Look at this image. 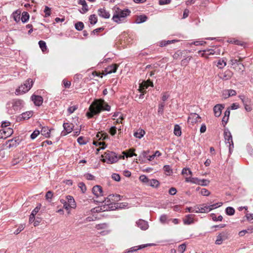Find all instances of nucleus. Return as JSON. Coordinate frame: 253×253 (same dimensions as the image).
Here are the masks:
<instances>
[{
    "instance_id": "obj_13",
    "label": "nucleus",
    "mask_w": 253,
    "mask_h": 253,
    "mask_svg": "<svg viewBox=\"0 0 253 253\" xmlns=\"http://www.w3.org/2000/svg\"><path fill=\"white\" fill-rule=\"evenodd\" d=\"M236 91L234 89H225L222 92V96L223 98L227 99L229 97L236 95Z\"/></svg>"
},
{
    "instance_id": "obj_57",
    "label": "nucleus",
    "mask_w": 253,
    "mask_h": 253,
    "mask_svg": "<svg viewBox=\"0 0 253 253\" xmlns=\"http://www.w3.org/2000/svg\"><path fill=\"white\" fill-rule=\"evenodd\" d=\"M239 107H240V105H239V104H238V103H233L231 105V106L230 107H229L228 108H229V110L230 109L236 110V109H238Z\"/></svg>"
},
{
    "instance_id": "obj_28",
    "label": "nucleus",
    "mask_w": 253,
    "mask_h": 253,
    "mask_svg": "<svg viewBox=\"0 0 253 253\" xmlns=\"http://www.w3.org/2000/svg\"><path fill=\"white\" fill-rule=\"evenodd\" d=\"M145 134V131L144 130L139 128L138 129L136 132L134 133V136L136 138H138L139 139H141Z\"/></svg>"
},
{
    "instance_id": "obj_39",
    "label": "nucleus",
    "mask_w": 253,
    "mask_h": 253,
    "mask_svg": "<svg viewBox=\"0 0 253 253\" xmlns=\"http://www.w3.org/2000/svg\"><path fill=\"white\" fill-rule=\"evenodd\" d=\"M93 144L99 146V149H97L99 151V149H103L105 147V144L104 142H98L97 141L94 140L93 142Z\"/></svg>"
},
{
    "instance_id": "obj_24",
    "label": "nucleus",
    "mask_w": 253,
    "mask_h": 253,
    "mask_svg": "<svg viewBox=\"0 0 253 253\" xmlns=\"http://www.w3.org/2000/svg\"><path fill=\"white\" fill-rule=\"evenodd\" d=\"M148 151H143L142 152L139 156L140 158H146L148 161H150L154 159L153 155L148 156ZM140 160V159H139Z\"/></svg>"
},
{
    "instance_id": "obj_42",
    "label": "nucleus",
    "mask_w": 253,
    "mask_h": 253,
    "mask_svg": "<svg viewBox=\"0 0 253 253\" xmlns=\"http://www.w3.org/2000/svg\"><path fill=\"white\" fill-rule=\"evenodd\" d=\"M226 65V62L224 60L220 59L217 61L216 66L219 68H222L223 67L225 66Z\"/></svg>"
},
{
    "instance_id": "obj_17",
    "label": "nucleus",
    "mask_w": 253,
    "mask_h": 253,
    "mask_svg": "<svg viewBox=\"0 0 253 253\" xmlns=\"http://www.w3.org/2000/svg\"><path fill=\"white\" fill-rule=\"evenodd\" d=\"M31 98L35 105L37 106H40L42 104L43 99L41 96L33 95Z\"/></svg>"
},
{
    "instance_id": "obj_14",
    "label": "nucleus",
    "mask_w": 253,
    "mask_h": 253,
    "mask_svg": "<svg viewBox=\"0 0 253 253\" xmlns=\"http://www.w3.org/2000/svg\"><path fill=\"white\" fill-rule=\"evenodd\" d=\"M92 193L96 197H99L103 196V190L102 187L99 185L94 186L92 189Z\"/></svg>"
},
{
    "instance_id": "obj_47",
    "label": "nucleus",
    "mask_w": 253,
    "mask_h": 253,
    "mask_svg": "<svg viewBox=\"0 0 253 253\" xmlns=\"http://www.w3.org/2000/svg\"><path fill=\"white\" fill-rule=\"evenodd\" d=\"M40 47L42 51H44L46 49L45 42L42 41H40L39 42Z\"/></svg>"
},
{
    "instance_id": "obj_21",
    "label": "nucleus",
    "mask_w": 253,
    "mask_h": 253,
    "mask_svg": "<svg viewBox=\"0 0 253 253\" xmlns=\"http://www.w3.org/2000/svg\"><path fill=\"white\" fill-rule=\"evenodd\" d=\"M119 67V65L117 64H112L109 66L105 70L106 73L105 74H111L112 73H115Z\"/></svg>"
},
{
    "instance_id": "obj_31",
    "label": "nucleus",
    "mask_w": 253,
    "mask_h": 253,
    "mask_svg": "<svg viewBox=\"0 0 253 253\" xmlns=\"http://www.w3.org/2000/svg\"><path fill=\"white\" fill-rule=\"evenodd\" d=\"M174 134L177 136H180L181 135V127L178 125H176L174 127Z\"/></svg>"
},
{
    "instance_id": "obj_64",
    "label": "nucleus",
    "mask_w": 253,
    "mask_h": 253,
    "mask_svg": "<svg viewBox=\"0 0 253 253\" xmlns=\"http://www.w3.org/2000/svg\"><path fill=\"white\" fill-rule=\"evenodd\" d=\"M85 178L87 180H93L94 176L91 174L87 173L84 175Z\"/></svg>"
},
{
    "instance_id": "obj_11",
    "label": "nucleus",
    "mask_w": 253,
    "mask_h": 253,
    "mask_svg": "<svg viewBox=\"0 0 253 253\" xmlns=\"http://www.w3.org/2000/svg\"><path fill=\"white\" fill-rule=\"evenodd\" d=\"M120 195H110L108 197L104 199L103 201L105 205L108 206L112 203L115 202L120 200Z\"/></svg>"
},
{
    "instance_id": "obj_19",
    "label": "nucleus",
    "mask_w": 253,
    "mask_h": 253,
    "mask_svg": "<svg viewBox=\"0 0 253 253\" xmlns=\"http://www.w3.org/2000/svg\"><path fill=\"white\" fill-rule=\"evenodd\" d=\"M98 14L100 17H102L104 18H109L110 17V14L108 11L106 10L104 8H100L98 11Z\"/></svg>"
},
{
    "instance_id": "obj_63",
    "label": "nucleus",
    "mask_w": 253,
    "mask_h": 253,
    "mask_svg": "<svg viewBox=\"0 0 253 253\" xmlns=\"http://www.w3.org/2000/svg\"><path fill=\"white\" fill-rule=\"evenodd\" d=\"M112 178L116 181L120 180V176L119 174L114 173L112 176Z\"/></svg>"
},
{
    "instance_id": "obj_34",
    "label": "nucleus",
    "mask_w": 253,
    "mask_h": 253,
    "mask_svg": "<svg viewBox=\"0 0 253 253\" xmlns=\"http://www.w3.org/2000/svg\"><path fill=\"white\" fill-rule=\"evenodd\" d=\"M33 113L32 111H28L21 114V118L23 120H27L33 116Z\"/></svg>"
},
{
    "instance_id": "obj_26",
    "label": "nucleus",
    "mask_w": 253,
    "mask_h": 253,
    "mask_svg": "<svg viewBox=\"0 0 253 253\" xmlns=\"http://www.w3.org/2000/svg\"><path fill=\"white\" fill-rule=\"evenodd\" d=\"M22 104V101L19 99L14 100L13 102L12 107L15 110H18Z\"/></svg>"
},
{
    "instance_id": "obj_2",
    "label": "nucleus",
    "mask_w": 253,
    "mask_h": 253,
    "mask_svg": "<svg viewBox=\"0 0 253 253\" xmlns=\"http://www.w3.org/2000/svg\"><path fill=\"white\" fill-rule=\"evenodd\" d=\"M34 81L31 79H28L23 84L18 86L15 90V94L17 95H22L27 92L32 87Z\"/></svg>"
},
{
    "instance_id": "obj_33",
    "label": "nucleus",
    "mask_w": 253,
    "mask_h": 253,
    "mask_svg": "<svg viewBox=\"0 0 253 253\" xmlns=\"http://www.w3.org/2000/svg\"><path fill=\"white\" fill-rule=\"evenodd\" d=\"M148 246V244L147 245H140L139 246H136V247H134L133 248H131L130 249H129L127 252L128 253H130V252H135V251H136L138 250H140L141 249H142V248H144L145 247H146Z\"/></svg>"
},
{
    "instance_id": "obj_44",
    "label": "nucleus",
    "mask_w": 253,
    "mask_h": 253,
    "mask_svg": "<svg viewBox=\"0 0 253 253\" xmlns=\"http://www.w3.org/2000/svg\"><path fill=\"white\" fill-rule=\"evenodd\" d=\"M139 180L141 182L147 184H148L149 181V179L145 175H140L139 176Z\"/></svg>"
},
{
    "instance_id": "obj_46",
    "label": "nucleus",
    "mask_w": 253,
    "mask_h": 253,
    "mask_svg": "<svg viewBox=\"0 0 253 253\" xmlns=\"http://www.w3.org/2000/svg\"><path fill=\"white\" fill-rule=\"evenodd\" d=\"M44 13H45L44 17H48L51 14V9L48 6H45L44 9L43 10Z\"/></svg>"
},
{
    "instance_id": "obj_41",
    "label": "nucleus",
    "mask_w": 253,
    "mask_h": 253,
    "mask_svg": "<svg viewBox=\"0 0 253 253\" xmlns=\"http://www.w3.org/2000/svg\"><path fill=\"white\" fill-rule=\"evenodd\" d=\"M252 228H248L247 230H244L241 231L239 232V236L240 237H243L246 234L248 233H252Z\"/></svg>"
},
{
    "instance_id": "obj_16",
    "label": "nucleus",
    "mask_w": 253,
    "mask_h": 253,
    "mask_svg": "<svg viewBox=\"0 0 253 253\" xmlns=\"http://www.w3.org/2000/svg\"><path fill=\"white\" fill-rule=\"evenodd\" d=\"M192 183L202 186H207L210 183V181L208 179H199L195 177V179H192Z\"/></svg>"
},
{
    "instance_id": "obj_38",
    "label": "nucleus",
    "mask_w": 253,
    "mask_h": 253,
    "mask_svg": "<svg viewBox=\"0 0 253 253\" xmlns=\"http://www.w3.org/2000/svg\"><path fill=\"white\" fill-rule=\"evenodd\" d=\"M232 72L229 70L225 71L224 73L223 79L225 80H228L232 76Z\"/></svg>"
},
{
    "instance_id": "obj_32",
    "label": "nucleus",
    "mask_w": 253,
    "mask_h": 253,
    "mask_svg": "<svg viewBox=\"0 0 253 253\" xmlns=\"http://www.w3.org/2000/svg\"><path fill=\"white\" fill-rule=\"evenodd\" d=\"M159 182L156 179L149 180L148 185L154 188H157L159 186Z\"/></svg>"
},
{
    "instance_id": "obj_35",
    "label": "nucleus",
    "mask_w": 253,
    "mask_h": 253,
    "mask_svg": "<svg viewBox=\"0 0 253 253\" xmlns=\"http://www.w3.org/2000/svg\"><path fill=\"white\" fill-rule=\"evenodd\" d=\"M193 222V217L192 215H188L184 219V223L185 224H190Z\"/></svg>"
},
{
    "instance_id": "obj_5",
    "label": "nucleus",
    "mask_w": 253,
    "mask_h": 253,
    "mask_svg": "<svg viewBox=\"0 0 253 253\" xmlns=\"http://www.w3.org/2000/svg\"><path fill=\"white\" fill-rule=\"evenodd\" d=\"M153 84L150 80L146 81H143L139 84L138 90L141 94L139 98H143L144 94L146 92V89L149 86H153Z\"/></svg>"
},
{
    "instance_id": "obj_43",
    "label": "nucleus",
    "mask_w": 253,
    "mask_h": 253,
    "mask_svg": "<svg viewBox=\"0 0 253 253\" xmlns=\"http://www.w3.org/2000/svg\"><path fill=\"white\" fill-rule=\"evenodd\" d=\"M222 205V203L219 202L216 203L215 204H211L209 206V207L210 208V211L213 209H216L218 207H220Z\"/></svg>"
},
{
    "instance_id": "obj_52",
    "label": "nucleus",
    "mask_w": 253,
    "mask_h": 253,
    "mask_svg": "<svg viewBox=\"0 0 253 253\" xmlns=\"http://www.w3.org/2000/svg\"><path fill=\"white\" fill-rule=\"evenodd\" d=\"M200 193L201 195L203 196H209L210 194V192L207 189L205 188H203L201 189Z\"/></svg>"
},
{
    "instance_id": "obj_7",
    "label": "nucleus",
    "mask_w": 253,
    "mask_h": 253,
    "mask_svg": "<svg viewBox=\"0 0 253 253\" xmlns=\"http://www.w3.org/2000/svg\"><path fill=\"white\" fill-rule=\"evenodd\" d=\"M201 118L199 115L196 113L191 114L188 119V125L193 126L198 123H200Z\"/></svg>"
},
{
    "instance_id": "obj_62",
    "label": "nucleus",
    "mask_w": 253,
    "mask_h": 253,
    "mask_svg": "<svg viewBox=\"0 0 253 253\" xmlns=\"http://www.w3.org/2000/svg\"><path fill=\"white\" fill-rule=\"evenodd\" d=\"M169 97V94L167 92H165L162 94V100L163 101H166Z\"/></svg>"
},
{
    "instance_id": "obj_4",
    "label": "nucleus",
    "mask_w": 253,
    "mask_h": 253,
    "mask_svg": "<svg viewBox=\"0 0 253 253\" xmlns=\"http://www.w3.org/2000/svg\"><path fill=\"white\" fill-rule=\"evenodd\" d=\"M101 161L108 164H113L118 161V157L115 153L108 151L102 155Z\"/></svg>"
},
{
    "instance_id": "obj_45",
    "label": "nucleus",
    "mask_w": 253,
    "mask_h": 253,
    "mask_svg": "<svg viewBox=\"0 0 253 253\" xmlns=\"http://www.w3.org/2000/svg\"><path fill=\"white\" fill-rule=\"evenodd\" d=\"M107 136V135L105 133H101L100 132H98L96 134V138H98L99 140H104L105 139L106 137Z\"/></svg>"
},
{
    "instance_id": "obj_23",
    "label": "nucleus",
    "mask_w": 253,
    "mask_h": 253,
    "mask_svg": "<svg viewBox=\"0 0 253 253\" xmlns=\"http://www.w3.org/2000/svg\"><path fill=\"white\" fill-rule=\"evenodd\" d=\"M137 224L142 230H146L148 228V223L143 220L140 219L137 222Z\"/></svg>"
},
{
    "instance_id": "obj_49",
    "label": "nucleus",
    "mask_w": 253,
    "mask_h": 253,
    "mask_svg": "<svg viewBox=\"0 0 253 253\" xmlns=\"http://www.w3.org/2000/svg\"><path fill=\"white\" fill-rule=\"evenodd\" d=\"M226 211L227 214L229 215H233L235 212L234 209L231 207H228L226 209Z\"/></svg>"
},
{
    "instance_id": "obj_25",
    "label": "nucleus",
    "mask_w": 253,
    "mask_h": 253,
    "mask_svg": "<svg viewBox=\"0 0 253 253\" xmlns=\"http://www.w3.org/2000/svg\"><path fill=\"white\" fill-rule=\"evenodd\" d=\"M40 132L42 135L45 137H49L50 136V130L47 127H42Z\"/></svg>"
},
{
    "instance_id": "obj_36",
    "label": "nucleus",
    "mask_w": 253,
    "mask_h": 253,
    "mask_svg": "<svg viewBox=\"0 0 253 253\" xmlns=\"http://www.w3.org/2000/svg\"><path fill=\"white\" fill-rule=\"evenodd\" d=\"M29 19V14L27 12H23L22 14L21 19L22 22H26Z\"/></svg>"
},
{
    "instance_id": "obj_59",
    "label": "nucleus",
    "mask_w": 253,
    "mask_h": 253,
    "mask_svg": "<svg viewBox=\"0 0 253 253\" xmlns=\"http://www.w3.org/2000/svg\"><path fill=\"white\" fill-rule=\"evenodd\" d=\"M234 68L235 70H238V71H240V70L243 71L244 66L243 64L240 63V64H238L237 66L236 67H235Z\"/></svg>"
},
{
    "instance_id": "obj_18",
    "label": "nucleus",
    "mask_w": 253,
    "mask_h": 253,
    "mask_svg": "<svg viewBox=\"0 0 253 253\" xmlns=\"http://www.w3.org/2000/svg\"><path fill=\"white\" fill-rule=\"evenodd\" d=\"M63 127L65 131H63L62 132V134L63 135H66L67 134L72 131V130L73 129L74 126L72 124L64 123L63 125Z\"/></svg>"
},
{
    "instance_id": "obj_58",
    "label": "nucleus",
    "mask_w": 253,
    "mask_h": 253,
    "mask_svg": "<svg viewBox=\"0 0 253 253\" xmlns=\"http://www.w3.org/2000/svg\"><path fill=\"white\" fill-rule=\"evenodd\" d=\"M171 0H159V3L160 5L168 4L170 3Z\"/></svg>"
},
{
    "instance_id": "obj_54",
    "label": "nucleus",
    "mask_w": 253,
    "mask_h": 253,
    "mask_svg": "<svg viewBox=\"0 0 253 253\" xmlns=\"http://www.w3.org/2000/svg\"><path fill=\"white\" fill-rule=\"evenodd\" d=\"M79 187L81 189L83 193H84L86 191V186L83 182H81L79 184Z\"/></svg>"
},
{
    "instance_id": "obj_50",
    "label": "nucleus",
    "mask_w": 253,
    "mask_h": 253,
    "mask_svg": "<svg viewBox=\"0 0 253 253\" xmlns=\"http://www.w3.org/2000/svg\"><path fill=\"white\" fill-rule=\"evenodd\" d=\"M114 116L119 117V118L117 119L116 123H122V121L124 120L123 116L122 114L119 115V113H117L115 114Z\"/></svg>"
},
{
    "instance_id": "obj_30",
    "label": "nucleus",
    "mask_w": 253,
    "mask_h": 253,
    "mask_svg": "<svg viewBox=\"0 0 253 253\" xmlns=\"http://www.w3.org/2000/svg\"><path fill=\"white\" fill-rule=\"evenodd\" d=\"M135 149H130L128 151H123V154L125 155L126 158L131 157L133 156H136V154L134 153Z\"/></svg>"
},
{
    "instance_id": "obj_9",
    "label": "nucleus",
    "mask_w": 253,
    "mask_h": 253,
    "mask_svg": "<svg viewBox=\"0 0 253 253\" xmlns=\"http://www.w3.org/2000/svg\"><path fill=\"white\" fill-rule=\"evenodd\" d=\"M192 211L196 213H206L210 211V208L206 204L200 205L194 207Z\"/></svg>"
},
{
    "instance_id": "obj_40",
    "label": "nucleus",
    "mask_w": 253,
    "mask_h": 253,
    "mask_svg": "<svg viewBox=\"0 0 253 253\" xmlns=\"http://www.w3.org/2000/svg\"><path fill=\"white\" fill-rule=\"evenodd\" d=\"M89 22L91 24H95L97 21V16L95 14L91 15L89 17Z\"/></svg>"
},
{
    "instance_id": "obj_22",
    "label": "nucleus",
    "mask_w": 253,
    "mask_h": 253,
    "mask_svg": "<svg viewBox=\"0 0 253 253\" xmlns=\"http://www.w3.org/2000/svg\"><path fill=\"white\" fill-rule=\"evenodd\" d=\"M67 202L69 204L70 207L72 209H75L76 208V203L73 197L71 196H67L66 197Z\"/></svg>"
},
{
    "instance_id": "obj_60",
    "label": "nucleus",
    "mask_w": 253,
    "mask_h": 253,
    "mask_svg": "<svg viewBox=\"0 0 253 253\" xmlns=\"http://www.w3.org/2000/svg\"><path fill=\"white\" fill-rule=\"evenodd\" d=\"M53 196V193L52 192L49 191H48L45 195V198L46 200H48L49 199H51Z\"/></svg>"
},
{
    "instance_id": "obj_51",
    "label": "nucleus",
    "mask_w": 253,
    "mask_h": 253,
    "mask_svg": "<svg viewBox=\"0 0 253 253\" xmlns=\"http://www.w3.org/2000/svg\"><path fill=\"white\" fill-rule=\"evenodd\" d=\"M186 249V246L185 244H182L178 247V251L180 253H183Z\"/></svg>"
},
{
    "instance_id": "obj_61",
    "label": "nucleus",
    "mask_w": 253,
    "mask_h": 253,
    "mask_svg": "<svg viewBox=\"0 0 253 253\" xmlns=\"http://www.w3.org/2000/svg\"><path fill=\"white\" fill-rule=\"evenodd\" d=\"M63 207H64V209L66 210L67 213L68 214H70V209H72V208L70 207L69 204L68 203H66V204H65L64 205H63Z\"/></svg>"
},
{
    "instance_id": "obj_8",
    "label": "nucleus",
    "mask_w": 253,
    "mask_h": 253,
    "mask_svg": "<svg viewBox=\"0 0 253 253\" xmlns=\"http://www.w3.org/2000/svg\"><path fill=\"white\" fill-rule=\"evenodd\" d=\"M229 233L227 231H223L220 233L216 238L215 244L217 245L222 244L224 241L228 239Z\"/></svg>"
},
{
    "instance_id": "obj_6",
    "label": "nucleus",
    "mask_w": 253,
    "mask_h": 253,
    "mask_svg": "<svg viewBox=\"0 0 253 253\" xmlns=\"http://www.w3.org/2000/svg\"><path fill=\"white\" fill-rule=\"evenodd\" d=\"M239 97L241 100L245 110L248 112L252 111L253 107L251 99L243 95H239Z\"/></svg>"
},
{
    "instance_id": "obj_12",
    "label": "nucleus",
    "mask_w": 253,
    "mask_h": 253,
    "mask_svg": "<svg viewBox=\"0 0 253 253\" xmlns=\"http://www.w3.org/2000/svg\"><path fill=\"white\" fill-rule=\"evenodd\" d=\"M13 132L11 128H4L0 131V138L5 139L10 136Z\"/></svg>"
},
{
    "instance_id": "obj_55",
    "label": "nucleus",
    "mask_w": 253,
    "mask_h": 253,
    "mask_svg": "<svg viewBox=\"0 0 253 253\" xmlns=\"http://www.w3.org/2000/svg\"><path fill=\"white\" fill-rule=\"evenodd\" d=\"M25 228L24 225H20L19 226L18 228L17 229V230L14 232V234H19L21 231H22Z\"/></svg>"
},
{
    "instance_id": "obj_56",
    "label": "nucleus",
    "mask_w": 253,
    "mask_h": 253,
    "mask_svg": "<svg viewBox=\"0 0 253 253\" xmlns=\"http://www.w3.org/2000/svg\"><path fill=\"white\" fill-rule=\"evenodd\" d=\"M77 141H78V143L81 145L84 144L86 143V141L84 139V138L82 136L79 137L78 138Z\"/></svg>"
},
{
    "instance_id": "obj_27",
    "label": "nucleus",
    "mask_w": 253,
    "mask_h": 253,
    "mask_svg": "<svg viewBox=\"0 0 253 253\" xmlns=\"http://www.w3.org/2000/svg\"><path fill=\"white\" fill-rule=\"evenodd\" d=\"M147 19V17L145 15H140L136 16L135 18V23L140 24L141 23L145 22Z\"/></svg>"
},
{
    "instance_id": "obj_20",
    "label": "nucleus",
    "mask_w": 253,
    "mask_h": 253,
    "mask_svg": "<svg viewBox=\"0 0 253 253\" xmlns=\"http://www.w3.org/2000/svg\"><path fill=\"white\" fill-rule=\"evenodd\" d=\"M79 4L82 5V8L80 10L81 13L84 14L88 11V6L85 0H79Z\"/></svg>"
},
{
    "instance_id": "obj_53",
    "label": "nucleus",
    "mask_w": 253,
    "mask_h": 253,
    "mask_svg": "<svg viewBox=\"0 0 253 253\" xmlns=\"http://www.w3.org/2000/svg\"><path fill=\"white\" fill-rule=\"evenodd\" d=\"M75 27H76V29H77L78 30H81L84 28V24L82 22H78L76 24Z\"/></svg>"
},
{
    "instance_id": "obj_1",
    "label": "nucleus",
    "mask_w": 253,
    "mask_h": 253,
    "mask_svg": "<svg viewBox=\"0 0 253 253\" xmlns=\"http://www.w3.org/2000/svg\"><path fill=\"white\" fill-rule=\"evenodd\" d=\"M110 107L103 99H96L89 107V111L86 115L88 118H92L94 115L99 114L101 111H109Z\"/></svg>"
},
{
    "instance_id": "obj_3",
    "label": "nucleus",
    "mask_w": 253,
    "mask_h": 253,
    "mask_svg": "<svg viewBox=\"0 0 253 253\" xmlns=\"http://www.w3.org/2000/svg\"><path fill=\"white\" fill-rule=\"evenodd\" d=\"M130 13V11L127 9L121 10L118 8L112 17V20L116 23H121L124 21L126 17L129 15Z\"/></svg>"
},
{
    "instance_id": "obj_29",
    "label": "nucleus",
    "mask_w": 253,
    "mask_h": 253,
    "mask_svg": "<svg viewBox=\"0 0 253 253\" xmlns=\"http://www.w3.org/2000/svg\"><path fill=\"white\" fill-rule=\"evenodd\" d=\"M163 169H164L165 174H166L167 175H168V176L171 175L173 173L172 169L169 165L165 166L163 168Z\"/></svg>"
},
{
    "instance_id": "obj_10",
    "label": "nucleus",
    "mask_w": 253,
    "mask_h": 253,
    "mask_svg": "<svg viewBox=\"0 0 253 253\" xmlns=\"http://www.w3.org/2000/svg\"><path fill=\"white\" fill-rule=\"evenodd\" d=\"M181 174L185 178V181L187 182L192 183V179H195V177H192V172L187 168H184L182 169Z\"/></svg>"
},
{
    "instance_id": "obj_15",
    "label": "nucleus",
    "mask_w": 253,
    "mask_h": 253,
    "mask_svg": "<svg viewBox=\"0 0 253 253\" xmlns=\"http://www.w3.org/2000/svg\"><path fill=\"white\" fill-rule=\"evenodd\" d=\"M224 108V106L222 104H217L213 109L214 115L216 117H219L221 114L222 110Z\"/></svg>"
},
{
    "instance_id": "obj_48",
    "label": "nucleus",
    "mask_w": 253,
    "mask_h": 253,
    "mask_svg": "<svg viewBox=\"0 0 253 253\" xmlns=\"http://www.w3.org/2000/svg\"><path fill=\"white\" fill-rule=\"evenodd\" d=\"M40 133V131L39 130H35L31 135V138L32 139H35Z\"/></svg>"
},
{
    "instance_id": "obj_37",
    "label": "nucleus",
    "mask_w": 253,
    "mask_h": 253,
    "mask_svg": "<svg viewBox=\"0 0 253 253\" xmlns=\"http://www.w3.org/2000/svg\"><path fill=\"white\" fill-rule=\"evenodd\" d=\"M20 14L21 12L20 11H16L13 13V17L14 20L18 22L20 19Z\"/></svg>"
}]
</instances>
